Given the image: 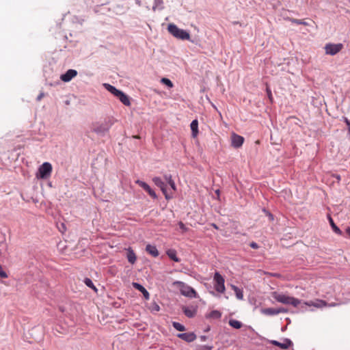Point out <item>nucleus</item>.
<instances>
[{
	"instance_id": "obj_1",
	"label": "nucleus",
	"mask_w": 350,
	"mask_h": 350,
	"mask_svg": "<svg viewBox=\"0 0 350 350\" xmlns=\"http://www.w3.org/2000/svg\"><path fill=\"white\" fill-rule=\"evenodd\" d=\"M103 86L105 88L111 93L113 96H115L117 98H118L120 102H122L126 106L131 105V101L129 97L125 94L123 92L116 89L114 86L109 84L104 83Z\"/></svg>"
},
{
	"instance_id": "obj_2",
	"label": "nucleus",
	"mask_w": 350,
	"mask_h": 350,
	"mask_svg": "<svg viewBox=\"0 0 350 350\" xmlns=\"http://www.w3.org/2000/svg\"><path fill=\"white\" fill-rule=\"evenodd\" d=\"M272 297L280 303L291 304L295 307H297L301 303V301L297 298L289 297L284 294H280L277 292H273Z\"/></svg>"
},
{
	"instance_id": "obj_3",
	"label": "nucleus",
	"mask_w": 350,
	"mask_h": 350,
	"mask_svg": "<svg viewBox=\"0 0 350 350\" xmlns=\"http://www.w3.org/2000/svg\"><path fill=\"white\" fill-rule=\"evenodd\" d=\"M167 30L173 36L178 39L183 40H188L190 39V35L187 31L179 29L174 24H169Z\"/></svg>"
},
{
	"instance_id": "obj_4",
	"label": "nucleus",
	"mask_w": 350,
	"mask_h": 350,
	"mask_svg": "<svg viewBox=\"0 0 350 350\" xmlns=\"http://www.w3.org/2000/svg\"><path fill=\"white\" fill-rule=\"evenodd\" d=\"M113 124L111 120H105L101 123H96L93 124L92 131L97 134L104 135L109 130Z\"/></svg>"
},
{
	"instance_id": "obj_5",
	"label": "nucleus",
	"mask_w": 350,
	"mask_h": 350,
	"mask_svg": "<svg viewBox=\"0 0 350 350\" xmlns=\"http://www.w3.org/2000/svg\"><path fill=\"white\" fill-rule=\"evenodd\" d=\"M52 170L53 167L51 164L49 162H44L38 168L36 177L42 179H46L51 176Z\"/></svg>"
},
{
	"instance_id": "obj_6",
	"label": "nucleus",
	"mask_w": 350,
	"mask_h": 350,
	"mask_svg": "<svg viewBox=\"0 0 350 350\" xmlns=\"http://www.w3.org/2000/svg\"><path fill=\"white\" fill-rule=\"evenodd\" d=\"M153 183L159 187L164 194L167 200H170L172 198L173 192L168 191L166 188V184L159 177H154L152 178Z\"/></svg>"
},
{
	"instance_id": "obj_7",
	"label": "nucleus",
	"mask_w": 350,
	"mask_h": 350,
	"mask_svg": "<svg viewBox=\"0 0 350 350\" xmlns=\"http://www.w3.org/2000/svg\"><path fill=\"white\" fill-rule=\"evenodd\" d=\"M343 48L341 43L332 44L329 43L325 46V53L327 55H334L339 53Z\"/></svg>"
},
{
	"instance_id": "obj_8",
	"label": "nucleus",
	"mask_w": 350,
	"mask_h": 350,
	"mask_svg": "<svg viewBox=\"0 0 350 350\" xmlns=\"http://www.w3.org/2000/svg\"><path fill=\"white\" fill-rule=\"evenodd\" d=\"M176 284H178L180 285V292H181L182 295L189 297H196V293L194 291V289L192 288L191 287H190L187 285H185L182 282H176Z\"/></svg>"
},
{
	"instance_id": "obj_9",
	"label": "nucleus",
	"mask_w": 350,
	"mask_h": 350,
	"mask_svg": "<svg viewBox=\"0 0 350 350\" xmlns=\"http://www.w3.org/2000/svg\"><path fill=\"white\" fill-rule=\"evenodd\" d=\"M244 142V137L237 134L233 133L231 135V144L234 148H240Z\"/></svg>"
},
{
	"instance_id": "obj_10",
	"label": "nucleus",
	"mask_w": 350,
	"mask_h": 350,
	"mask_svg": "<svg viewBox=\"0 0 350 350\" xmlns=\"http://www.w3.org/2000/svg\"><path fill=\"white\" fill-rule=\"evenodd\" d=\"M136 184L142 187L148 194L154 199L157 198L156 193L150 187V186L142 180H137L135 181Z\"/></svg>"
},
{
	"instance_id": "obj_11",
	"label": "nucleus",
	"mask_w": 350,
	"mask_h": 350,
	"mask_svg": "<svg viewBox=\"0 0 350 350\" xmlns=\"http://www.w3.org/2000/svg\"><path fill=\"white\" fill-rule=\"evenodd\" d=\"M77 75V71L73 69H69L66 71V72L64 75H62L60 79L64 82H68L72 78Z\"/></svg>"
},
{
	"instance_id": "obj_12",
	"label": "nucleus",
	"mask_w": 350,
	"mask_h": 350,
	"mask_svg": "<svg viewBox=\"0 0 350 350\" xmlns=\"http://www.w3.org/2000/svg\"><path fill=\"white\" fill-rule=\"evenodd\" d=\"M270 343L282 349H288L293 345L291 340L289 339H285L284 342H280L277 340H271Z\"/></svg>"
},
{
	"instance_id": "obj_13",
	"label": "nucleus",
	"mask_w": 350,
	"mask_h": 350,
	"mask_svg": "<svg viewBox=\"0 0 350 350\" xmlns=\"http://www.w3.org/2000/svg\"><path fill=\"white\" fill-rule=\"evenodd\" d=\"M9 255L8 245L5 242V239L3 238V241L0 243V257L7 258Z\"/></svg>"
},
{
	"instance_id": "obj_14",
	"label": "nucleus",
	"mask_w": 350,
	"mask_h": 350,
	"mask_svg": "<svg viewBox=\"0 0 350 350\" xmlns=\"http://www.w3.org/2000/svg\"><path fill=\"white\" fill-rule=\"evenodd\" d=\"M132 285L135 289L138 290L143 294L146 299H149L150 294L142 285L137 282H133Z\"/></svg>"
},
{
	"instance_id": "obj_15",
	"label": "nucleus",
	"mask_w": 350,
	"mask_h": 350,
	"mask_svg": "<svg viewBox=\"0 0 350 350\" xmlns=\"http://www.w3.org/2000/svg\"><path fill=\"white\" fill-rule=\"evenodd\" d=\"M178 337L187 342H192L196 338V336L193 333L179 334H178Z\"/></svg>"
},
{
	"instance_id": "obj_16",
	"label": "nucleus",
	"mask_w": 350,
	"mask_h": 350,
	"mask_svg": "<svg viewBox=\"0 0 350 350\" xmlns=\"http://www.w3.org/2000/svg\"><path fill=\"white\" fill-rule=\"evenodd\" d=\"M305 305L308 306H314L316 308H322L327 306V304L325 301L323 300H317V301H309L304 302Z\"/></svg>"
},
{
	"instance_id": "obj_17",
	"label": "nucleus",
	"mask_w": 350,
	"mask_h": 350,
	"mask_svg": "<svg viewBox=\"0 0 350 350\" xmlns=\"http://www.w3.org/2000/svg\"><path fill=\"white\" fill-rule=\"evenodd\" d=\"M191 130V135L193 137H196L198 134V122L197 120H193L190 125Z\"/></svg>"
},
{
	"instance_id": "obj_18",
	"label": "nucleus",
	"mask_w": 350,
	"mask_h": 350,
	"mask_svg": "<svg viewBox=\"0 0 350 350\" xmlns=\"http://www.w3.org/2000/svg\"><path fill=\"white\" fill-rule=\"evenodd\" d=\"M146 251L154 257H157L159 254L158 250L154 245H147L146 247Z\"/></svg>"
},
{
	"instance_id": "obj_19",
	"label": "nucleus",
	"mask_w": 350,
	"mask_h": 350,
	"mask_svg": "<svg viewBox=\"0 0 350 350\" xmlns=\"http://www.w3.org/2000/svg\"><path fill=\"white\" fill-rule=\"evenodd\" d=\"M128 261L131 263L134 264L136 261L137 257L134 252V251L132 250L131 247H129L127 249V255H126Z\"/></svg>"
},
{
	"instance_id": "obj_20",
	"label": "nucleus",
	"mask_w": 350,
	"mask_h": 350,
	"mask_svg": "<svg viewBox=\"0 0 350 350\" xmlns=\"http://www.w3.org/2000/svg\"><path fill=\"white\" fill-rule=\"evenodd\" d=\"M164 178L167 181V183L169 184V185L170 186L171 189L173 191H175L176 189V187L174 181L172 178V176L170 174H166L164 176Z\"/></svg>"
},
{
	"instance_id": "obj_21",
	"label": "nucleus",
	"mask_w": 350,
	"mask_h": 350,
	"mask_svg": "<svg viewBox=\"0 0 350 350\" xmlns=\"http://www.w3.org/2000/svg\"><path fill=\"white\" fill-rule=\"evenodd\" d=\"M167 255L171 260H172L175 262L180 261V259L176 256V252L175 250H172V249L168 250L167 251Z\"/></svg>"
},
{
	"instance_id": "obj_22",
	"label": "nucleus",
	"mask_w": 350,
	"mask_h": 350,
	"mask_svg": "<svg viewBox=\"0 0 350 350\" xmlns=\"http://www.w3.org/2000/svg\"><path fill=\"white\" fill-rule=\"evenodd\" d=\"M229 325L235 329H240L243 326V323L236 319H231L228 321Z\"/></svg>"
},
{
	"instance_id": "obj_23",
	"label": "nucleus",
	"mask_w": 350,
	"mask_h": 350,
	"mask_svg": "<svg viewBox=\"0 0 350 350\" xmlns=\"http://www.w3.org/2000/svg\"><path fill=\"white\" fill-rule=\"evenodd\" d=\"M232 288L235 293L236 297L238 299H243V291L239 288L237 286L234 285H231Z\"/></svg>"
},
{
	"instance_id": "obj_24",
	"label": "nucleus",
	"mask_w": 350,
	"mask_h": 350,
	"mask_svg": "<svg viewBox=\"0 0 350 350\" xmlns=\"http://www.w3.org/2000/svg\"><path fill=\"white\" fill-rule=\"evenodd\" d=\"M183 312L189 318L193 317L196 312V310L186 307L183 308Z\"/></svg>"
},
{
	"instance_id": "obj_25",
	"label": "nucleus",
	"mask_w": 350,
	"mask_h": 350,
	"mask_svg": "<svg viewBox=\"0 0 350 350\" xmlns=\"http://www.w3.org/2000/svg\"><path fill=\"white\" fill-rule=\"evenodd\" d=\"M262 313L266 315H276V308H263L261 310Z\"/></svg>"
},
{
	"instance_id": "obj_26",
	"label": "nucleus",
	"mask_w": 350,
	"mask_h": 350,
	"mask_svg": "<svg viewBox=\"0 0 350 350\" xmlns=\"http://www.w3.org/2000/svg\"><path fill=\"white\" fill-rule=\"evenodd\" d=\"M329 222H330V225L332 227V229L334 230V231L338 234H342V232L341 230H340V228L334 224L332 218L331 217H329Z\"/></svg>"
},
{
	"instance_id": "obj_27",
	"label": "nucleus",
	"mask_w": 350,
	"mask_h": 350,
	"mask_svg": "<svg viewBox=\"0 0 350 350\" xmlns=\"http://www.w3.org/2000/svg\"><path fill=\"white\" fill-rule=\"evenodd\" d=\"M84 283L85 284V285L91 288L95 292H97L98 290H97L96 287L94 286L92 281L90 278H85Z\"/></svg>"
},
{
	"instance_id": "obj_28",
	"label": "nucleus",
	"mask_w": 350,
	"mask_h": 350,
	"mask_svg": "<svg viewBox=\"0 0 350 350\" xmlns=\"http://www.w3.org/2000/svg\"><path fill=\"white\" fill-rule=\"evenodd\" d=\"M172 325L178 331L183 332L185 330V326L180 323L173 322Z\"/></svg>"
},
{
	"instance_id": "obj_29",
	"label": "nucleus",
	"mask_w": 350,
	"mask_h": 350,
	"mask_svg": "<svg viewBox=\"0 0 350 350\" xmlns=\"http://www.w3.org/2000/svg\"><path fill=\"white\" fill-rule=\"evenodd\" d=\"M207 319H217L219 318V312L214 310L206 315Z\"/></svg>"
},
{
	"instance_id": "obj_30",
	"label": "nucleus",
	"mask_w": 350,
	"mask_h": 350,
	"mask_svg": "<svg viewBox=\"0 0 350 350\" xmlns=\"http://www.w3.org/2000/svg\"><path fill=\"white\" fill-rule=\"evenodd\" d=\"M215 288L219 292V272H215L214 275Z\"/></svg>"
},
{
	"instance_id": "obj_31",
	"label": "nucleus",
	"mask_w": 350,
	"mask_h": 350,
	"mask_svg": "<svg viewBox=\"0 0 350 350\" xmlns=\"http://www.w3.org/2000/svg\"><path fill=\"white\" fill-rule=\"evenodd\" d=\"M290 21L293 23H295V24H297V25H308L306 22H305L303 20H300V19L291 18Z\"/></svg>"
},
{
	"instance_id": "obj_32",
	"label": "nucleus",
	"mask_w": 350,
	"mask_h": 350,
	"mask_svg": "<svg viewBox=\"0 0 350 350\" xmlns=\"http://www.w3.org/2000/svg\"><path fill=\"white\" fill-rule=\"evenodd\" d=\"M161 81L162 83L166 85L169 88H172L173 87V83H172V82L169 79L162 78Z\"/></svg>"
},
{
	"instance_id": "obj_33",
	"label": "nucleus",
	"mask_w": 350,
	"mask_h": 350,
	"mask_svg": "<svg viewBox=\"0 0 350 350\" xmlns=\"http://www.w3.org/2000/svg\"><path fill=\"white\" fill-rule=\"evenodd\" d=\"M266 91H267V94L269 99L272 103L273 102V96H272L271 91L268 86L267 87Z\"/></svg>"
},
{
	"instance_id": "obj_34",
	"label": "nucleus",
	"mask_w": 350,
	"mask_h": 350,
	"mask_svg": "<svg viewBox=\"0 0 350 350\" xmlns=\"http://www.w3.org/2000/svg\"><path fill=\"white\" fill-rule=\"evenodd\" d=\"M224 289V279L220 275V293H222Z\"/></svg>"
},
{
	"instance_id": "obj_35",
	"label": "nucleus",
	"mask_w": 350,
	"mask_h": 350,
	"mask_svg": "<svg viewBox=\"0 0 350 350\" xmlns=\"http://www.w3.org/2000/svg\"><path fill=\"white\" fill-rule=\"evenodd\" d=\"M0 276L1 278H7L8 274L3 270L1 265H0Z\"/></svg>"
},
{
	"instance_id": "obj_36",
	"label": "nucleus",
	"mask_w": 350,
	"mask_h": 350,
	"mask_svg": "<svg viewBox=\"0 0 350 350\" xmlns=\"http://www.w3.org/2000/svg\"><path fill=\"white\" fill-rule=\"evenodd\" d=\"M178 226H179L180 229L183 232H186L188 230L187 228L185 226V225L182 221L178 222Z\"/></svg>"
},
{
	"instance_id": "obj_37",
	"label": "nucleus",
	"mask_w": 350,
	"mask_h": 350,
	"mask_svg": "<svg viewBox=\"0 0 350 350\" xmlns=\"http://www.w3.org/2000/svg\"><path fill=\"white\" fill-rule=\"evenodd\" d=\"M250 245L253 249H258V248H259V245L256 242H251L250 243Z\"/></svg>"
},
{
	"instance_id": "obj_38",
	"label": "nucleus",
	"mask_w": 350,
	"mask_h": 350,
	"mask_svg": "<svg viewBox=\"0 0 350 350\" xmlns=\"http://www.w3.org/2000/svg\"><path fill=\"white\" fill-rule=\"evenodd\" d=\"M277 314L280 313H285L286 312V310L283 308H276Z\"/></svg>"
},
{
	"instance_id": "obj_39",
	"label": "nucleus",
	"mask_w": 350,
	"mask_h": 350,
	"mask_svg": "<svg viewBox=\"0 0 350 350\" xmlns=\"http://www.w3.org/2000/svg\"><path fill=\"white\" fill-rule=\"evenodd\" d=\"M43 96H44V94L43 93L40 94V95L37 98V100H40Z\"/></svg>"
},
{
	"instance_id": "obj_40",
	"label": "nucleus",
	"mask_w": 350,
	"mask_h": 350,
	"mask_svg": "<svg viewBox=\"0 0 350 350\" xmlns=\"http://www.w3.org/2000/svg\"><path fill=\"white\" fill-rule=\"evenodd\" d=\"M346 233L347 234V235L350 237V227H348L347 229H346Z\"/></svg>"
},
{
	"instance_id": "obj_41",
	"label": "nucleus",
	"mask_w": 350,
	"mask_h": 350,
	"mask_svg": "<svg viewBox=\"0 0 350 350\" xmlns=\"http://www.w3.org/2000/svg\"><path fill=\"white\" fill-rule=\"evenodd\" d=\"M345 122L348 125V126H350V121L347 118H345Z\"/></svg>"
},
{
	"instance_id": "obj_42",
	"label": "nucleus",
	"mask_w": 350,
	"mask_h": 350,
	"mask_svg": "<svg viewBox=\"0 0 350 350\" xmlns=\"http://www.w3.org/2000/svg\"><path fill=\"white\" fill-rule=\"evenodd\" d=\"M215 194L217 195V197H219V189H216V190L215 191Z\"/></svg>"
},
{
	"instance_id": "obj_43",
	"label": "nucleus",
	"mask_w": 350,
	"mask_h": 350,
	"mask_svg": "<svg viewBox=\"0 0 350 350\" xmlns=\"http://www.w3.org/2000/svg\"><path fill=\"white\" fill-rule=\"evenodd\" d=\"M155 310H156L157 311H159V306L158 305H156V306H155Z\"/></svg>"
},
{
	"instance_id": "obj_44",
	"label": "nucleus",
	"mask_w": 350,
	"mask_h": 350,
	"mask_svg": "<svg viewBox=\"0 0 350 350\" xmlns=\"http://www.w3.org/2000/svg\"><path fill=\"white\" fill-rule=\"evenodd\" d=\"M2 241H3V239H1V238H0V243H1Z\"/></svg>"
},
{
	"instance_id": "obj_45",
	"label": "nucleus",
	"mask_w": 350,
	"mask_h": 350,
	"mask_svg": "<svg viewBox=\"0 0 350 350\" xmlns=\"http://www.w3.org/2000/svg\"><path fill=\"white\" fill-rule=\"evenodd\" d=\"M213 226H214L216 229H217V226L215 224H213Z\"/></svg>"
},
{
	"instance_id": "obj_46",
	"label": "nucleus",
	"mask_w": 350,
	"mask_h": 350,
	"mask_svg": "<svg viewBox=\"0 0 350 350\" xmlns=\"http://www.w3.org/2000/svg\"><path fill=\"white\" fill-rule=\"evenodd\" d=\"M349 132L350 133V126L348 128Z\"/></svg>"
}]
</instances>
